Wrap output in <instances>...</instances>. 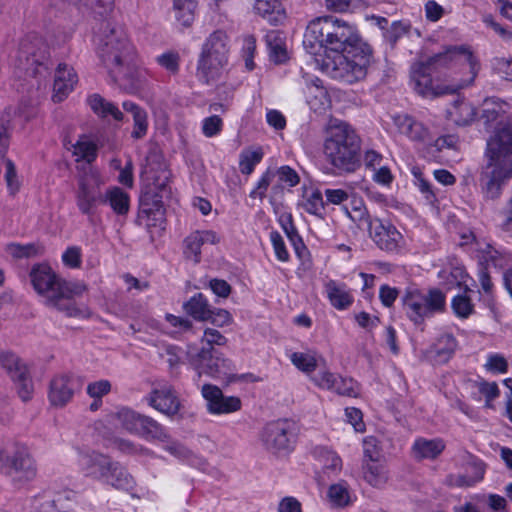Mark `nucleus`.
I'll return each mask as SVG.
<instances>
[{
    "mask_svg": "<svg viewBox=\"0 0 512 512\" xmlns=\"http://www.w3.org/2000/svg\"><path fill=\"white\" fill-rule=\"evenodd\" d=\"M303 45L310 54H316L317 48L333 53H326L316 62L324 74L346 84L364 79L372 59V49L356 27L334 16L311 20Z\"/></svg>",
    "mask_w": 512,
    "mask_h": 512,
    "instance_id": "1",
    "label": "nucleus"
},
{
    "mask_svg": "<svg viewBox=\"0 0 512 512\" xmlns=\"http://www.w3.org/2000/svg\"><path fill=\"white\" fill-rule=\"evenodd\" d=\"M477 63L464 47H452L411 66L414 90L422 96L453 93L469 86L476 77Z\"/></svg>",
    "mask_w": 512,
    "mask_h": 512,
    "instance_id": "2",
    "label": "nucleus"
},
{
    "mask_svg": "<svg viewBox=\"0 0 512 512\" xmlns=\"http://www.w3.org/2000/svg\"><path fill=\"white\" fill-rule=\"evenodd\" d=\"M96 41L99 59L110 80L127 93L142 89L145 75L136 67L137 52L123 28L103 21L96 33Z\"/></svg>",
    "mask_w": 512,
    "mask_h": 512,
    "instance_id": "3",
    "label": "nucleus"
},
{
    "mask_svg": "<svg viewBox=\"0 0 512 512\" xmlns=\"http://www.w3.org/2000/svg\"><path fill=\"white\" fill-rule=\"evenodd\" d=\"M29 277L35 292L46 306L64 312L69 317L80 314L73 299L85 291L84 284L62 279L48 264L34 265Z\"/></svg>",
    "mask_w": 512,
    "mask_h": 512,
    "instance_id": "4",
    "label": "nucleus"
},
{
    "mask_svg": "<svg viewBox=\"0 0 512 512\" xmlns=\"http://www.w3.org/2000/svg\"><path fill=\"white\" fill-rule=\"evenodd\" d=\"M360 149L361 140L348 123L339 122L327 131L323 154L337 174H351L360 168Z\"/></svg>",
    "mask_w": 512,
    "mask_h": 512,
    "instance_id": "5",
    "label": "nucleus"
},
{
    "mask_svg": "<svg viewBox=\"0 0 512 512\" xmlns=\"http://www.w3.org/2000/svg\"><path fill=\"white\" fill-rule=\"evenodd\" d=\"M402 303L407 317L415 325H422L426 318L445 311L446 295L438 288L421 290L409 287L402 297Z\"/></svg>",
    "mask_w": 512,
    "mask_h": 512,
    "instance_id": "6",
    "label": "nucleus"
},
{
    "mask_svg": "<svg viewBox=\"0 0 512 512\" xmlns=\"http://www.w3.org/2000/svg\"><path fill=\"white\" fill-rule=\"evenodd\" d=\"M19 66L26 75L36 80L37 87H46L51 74L52 63L47 46L36 35L26 37L19 48Z\"/></svg>",
    "mask_w": 512,
    "mask_h": 512,
    "instance_id": "7",
    "label": "nucleus"
},
{
    "mask_svg": "<svg viewBox=\"0 0 512 512\" xmlns=\"http://www.w3.org/2000/svg\"><path fill=\"white\" fill-rule=\"evenodd\" d=\"M187 360L191 367L197 371L198 377L206 374L212 378L225 379L232 375L234 367L229 359L223 357L215 348H198L189 346Z\"/></svg>",
    "mask_w": 512,
    "mask_h": 512,
    "instance_id": "8",
    "label": "nucleus"
},
{
    "mask_svg": "<svg viewBox=\"0 0 512 512\" xmlns=\"http://www.w3.org/2000/svg\"><path fill=\"white\" fill-rule=\"evenodd\" d=\"M77 183L76 205L82 214L92 217L96 213L97 207L103 204L104 180L97 169L88 166L79 174Z\"/></svg>",
    "mask_w": 512,
    "mask_h": 512,
    "instance_id": "9",
    "label": "nucleus"
},
{
    "mask_svg": "<svg viewBox=\"0 0 512 512\" xmlns=\"http://www.w3.org/2000/svg\"><path fill=\"white\" fill-rule=\"evenodd\" d=\"M169 193L166 179L155 181L144 187L140 195L138 219L147 227L161 226L165 209L163 198Z\"/></svg>",
    "mask_w": 512,
    "mask_h": 512,
    "instance_id": "10",
    "label": "nucleus"
},
{
    "mask_svg": "<svg viewBox=\"0 0 512 512\" xmlns=\"http://www.w3.org/2000/svg\"><path fill=\"white\" fill-rule=\"evenodd\" d=\"M6 468L14 486L21 488L32 481L37 474L35 460L28 447L16 445L6 454Z\"/></svg>",
    "mask_w": 512,
    "mask_h": 512,
    "instance_id": "11",
    "label": "nucleus"
},
{
    "mask_svg": "<svg viewBox=\"0 0 512 512\" xmlns=\"http://www.w3.org/2000/svg\"><path fill=\"white\" fill-rule=\"evenodd\" d=\"M487 162L512 171V123L500 126L487 141Z\"/></svg>",
    "mask_w": 512,
    "mask_h": 512,
    "instance_id": "12",
    "label": "nucleus"
},
{
    "mask_svg": "<svg viewBox=\"0 0 512 512\" xmlns=\"http://www.w3.org/2000/svg\"><path fill=\"white\" fill-rule=\"evenodd\" d=\"M293 436V423L277 420L263 428L261 441L265 449L273 454L288 453L292 449Z\"/></svg>",
    "mask_w": 512,
    "mask_h": 512,
    "instance_id": "13",
    "label": "nucleus"
},
{
    "mask_svg": "<svg viewBox=\"0 0 512 512\" xmlns=\"http://www.w3.org/2000/svg\"><path fill=\"white\" fill-rule=\"evenodd\" d=\"M84 380L73 373L59 374L50 381L48 399L52 406L62 408L66 406L81 391Z\"/></svg>",
    "mask_w": 512,
    "mask_h": 512,
    "instance_id": "14",
    "label": "nucleus"
},
{
    "mask_svg": "<svg viewBox=\"0 0 512 512\" xmlns=\"http://www.w3.org/2000/svg\"><path fill=\"white\" fill-rule=\"evenodd\" d=\"M0 365L16 383L20 398L23 401H28L33 393V384L26 365L12 352L0 354Z\"/></svg>",
    "mask_w": 512,
    "mask_h": 512,
    "instance_id": "15",
    "label": "nucleus"
},
{
    "mask_svg": "<svg viewBox=\"0 0 512 512\" xmlns=\"http://www.w3.org/2000/svg\"><path fill=\"white\" fill-rule=\"evenodd\" d=\"M369 235L376 246L386 252H397L404 245L402 234L390 222L381 219L369 223Z\"/></svg>",
    "mask_w": 512,
    "mask_h": 512,
    "instance_id": "16",
    "label": "nucleus"
},
{
    "mask_svg": "<svg viewBox=\"0 0 512 512\" xmlns=\"http://www.w3.org/2000/svg\"><path fill=\"white\" fill-rule=\"evenodd\" d=\"M34 116L32 107L25 103L17 106H8L0 115V149L4 152L8 148L9 131L17 124L24 125Z\"/></svg>",
    "mask_w": 512,
    "mask_h": 512,
    "instance_id": "17",
    "label": "nucleus"
},
{
    "mask_svg": "<svg viewBox=\"0 0 512 512\" xmlns=\"http://www.w3.org/2000/svg\"><path fill=\"white\" fill-rule=\"evenodd\" d=\"M201 394L206 400L207 410L210 414H229L241 409V400L235 396H224L218 386L204 384Z\"/></svg>",
    "mask_w": 512,
    "mask_h": 512,
    "instance_id": "18",
    "label": "nucleus"
},
{
    "mask_svg": "<svg viewBox=\"0 0 512 512\" xmlns=\"http://www.w3.org/2000/svg\"><path fill=\"white\" fill-rule=\"evenodd\" d=\"M512 177L509 169L491 165L487 162L481 174V188L486 198L497 199L501 195L503 183Z\"/></svg>",
    "mask_w": 512,
    "mask_h": 512,
    "instance_id": "19",
    "label": "nucleus"
},
{
    "mask_svg": "<svg viewBox=\"0 0 512 512\" xmlns=\"http://www.w3.org/2000/svg\"><path fill=\"white\" fill-rule=\"evenodd\" d=\"M219 237L212 230H196L190 233L183 241V255L187 260L198 264L201 261V248L206 244L214 245Z\"/></svg>",
    "mask_w": 512,
    "mask_h": 512,
    "instance_id": "20",
    "label": "nucleus"
},
{
    "mask_svg": "<svg viewBox=\"0 0 512 512\" xmlns=\"http://www.w3.org/2000/svg\"><path fill=\"white\" fill-rule=\"evenodd\" d=\"M111 461L109 456L94 450L81 452L79 456V466L84 475L101 482Z\"/></svg>",
    "mask_w": 512,
    "mask_h": 512,
    "instance_id": "21",
    "label": "nucleus"
},
{
    "mask_svg": "<svg viewBox=\"0 0 512 512\" xmlns=\"http://www.w3.org/2000/svg\"><path fill=\"white\" fill-rule=\"evenodd\" d=\"M78 76L73 67L60 63L54 75L52 100L62 102L75 88Z\"/></svg>",
    "mask_w": 512,
    "mask_h": 512,
    "instance_id": "22",
    "label": "nucleus"
},
{
    "mask_svg": "<svg viewBox=\"0 0 512 512\" xmlns=\"http://www.w3.org/2000/svg\"><path fill=\"white\" fill-rule=\"evenodd\" d=\"M398 132L409 140L424 143L430 139L429 130L423 123L408 114H397L392 117Z\"/></svg>",
    "mask_w": 512,
    "mask_h": 512,
    "instance_id": "23",
    "label": "nucleus"
},
{
    "mask_svg": "<svg viewBox=\"0 0 512 512\" xmlns=\"http://www.w3.org/2000/svg\"><path fill=\"white\" fill-rule=\"evenodd\" d=\"M147 400L150 406L168 416L175 415L180 408L175 391L169 385L154 389Z\"/></svg>",
    "mask_w": 512,
    "mask_h": 512,
    "instance_id": "24",
    "label": "nucleus"
},
{
    "mask_svg": "<svg viewBox=\"0 0 512 512\" xmlns=\"http://www.w3.org/2000/svg\"><path fill=\"white\" fill-rule=\"evenodd\" d=\"M228 59L199 55L196 75L205 84L218 81L223 75Z\"/></svg>",
    "mask_w": 512,
    "mask_h": 512,
    "instance_id": "25",
    "label": "nucleus"
},
{
    "mask_svg": "<svg viewBox=\"0 0 512 512\" xmlns=\"http://www.w3.org/2000/svg\"><path fill=\"white\" fill-rule=\"evenodd\" d=\"M457 348L456 338L452 334H443L425 351V357L433 364H445L454 355Z\"/></svg>",
    "mask_w": 512,
    "mask_h": 512,
    "instance_id": "26",
    "label": "nucleus"
},
{
    "mask_svg": "<svg viewBox=\"0 0 512 512\" xmlns=\"http://www.w3.org/2000/svg\"><path fill=\"white\" fill-rule=\"evenodd\" d=\"M102 482L115 489L123 491H130L135 486V480L126 467L120 462L113 460L111 461Z\"/></svg>",
    "mask_w": 512,
    "mask_h": 512,
    "instance_id": "27",
    "label": "nucleus"
},
{
    "mask_svg": "<svg viewBox=\"0 0 512 512\" xmlns=\"http://www.w3.org/2000/svg\"><path fill=\"white\" fill-rule=\"evenodd\" d=\"M324 288L331 305L335 309L346 310L352 305L354 298L346 284L329 280Z\"/></svg>",
    "mask_w": 512,
    "mask_h": 512,
    "instance_id": "28",
    "label": "nucleus"
},
{
    "mask_svg": "<svg viewBox=\"0 0 512 512\" xmlns=\"http://www.w3.org/2000/svg\"><path fill=\"white\" fill-rule=\"evenodd\" d=\"M228 36L222 30L214 31L202 45L201 55L228 59Z\"/></svg>",
    "mask_w": 512,
    "mask_h": 512,
    "instance_id": "29",
    "label": "nucleus"
},
{
    "mask_svg": "<svg viewBox=\"0 0 512 512\" xmlns=\"http://www.w3.org/2000/svg\"><path fill=\"white\" fill-rule=\"evenodd\" d=\"M75 497V493L67 490L56 494L53 498H37L33 502V512H68L64 505V501H71Z\"/></svg>",
    "mask_w": 512,
    "mask_h": 512,
    "instance_id": "30",
    "label": "nucleus"
},
{
    "mask_svg": "<svg viewBox=\"0 0 512 512\" xmlns=\"http://www.w3.org/2000/svg\"><path fill=\"white\" fill-rule=\"evenodd\" d=\"M444 448L445 443L440 438H418L413 443L412 451L414 457L419 460L435 459L443 452Z\"/></svg>",
    "mask_w": 512,
    "mask_h": 512,
    "instance_id": "31",
    "label": "nucleus"
},
{
    "mask_svg": "<svg viewBox=\"0 0 512 512\" xmlns=\"http://www.w3.org/2000/svg\"><path fill=\"white\" fill-rule=\"evenodd\" d=\"M469 467L474 469V475H470L468 471L463 474H450L446 479L447 484L453 487H471L480 482L485 473L484 464L480 461H472Z\"/></svg>",
    "mask_w": 512,
    "mask_h": 512,
    "instance_id": "32",
    "label": "nucleus"
},
{
    "mask_svg": "<svg viewBox=\"0 0 512 512\" xmlns=\"http://www.w3.org/2000/svg\"><path fill=\"white\" fill-rule=\"evenodd\" d=\"M142 414L128 408L120 407L110 414L111 420L127 432L136 435Z\"/></svg>",
    "mask_w": 512,
    "mask_h": 512,
    "instance_id": "33",
    "label": "nucleus"
},
{
    "mask_svg": "<svg viewBox=\"0 0 512 512\" xmlns=\"http://www.w3.org/2000/svg\"><path fill=\"white\" fill-rule=\"evenodd\" d=\"M108 203L117 215H127L130 208V197L120 187L108 189L103 196V204Z\"/></svg>",
    "mask_w": 512,
    "mask_h": 512,
    "instance_id": "34",
    "label": "nucleus"
},
{
    "mask_svg": "<svg viewBox=\"0 0 512 512\" xmlns=\"http://www.w3.org/2000/svg\"><path fill=\"white\" fill-rule=\"evenodd\" d=\"M136 435L147 440H158L161 442L168 439L166 429L156 420L146 415H142Z\"/></svg>",
    "mask_w": 512,
    "mask_h": 512,
    "instance_id": "35",
    "label": "nucleus"
},
{
    "mask_svg": "<svg viewBox=\"0 0 512 512\" xmlns=\"http://www.w3.org/2000/svg\"><path fill=\"white\" fill-rule=\"evenodd\" d=\"M447 113L449 119L459 126L470 124L476 116L475 108L464 100L454 101Z\"/></svg>",
    "mask_w": 512,
    "mask_h": 512,
    "instance_id": "36",
    "label": "nucleus"
},
{
    "mask_svg": "<svg viewBox=\"0 0 512 512\" xmlns=\"http://www.w3.org/2000/svg\"><path fill=\"white\" fill-rule=\"evenodd\" d=\"M265 42L269 50V56L275 63H283L287 59L285 38L278 30H271L265 35Z\"/></svg>",
    "mask_w": 512,
    "mask_h": 512,
    "instance_id": "37",
    "label": "nucleus"
},
{
    "mask_svg": "<svg viewBox=\"0 0 512 512\" xmlns=\"http://www.w3.org/2000/svg\"><path fill=\"white\" fill-rule=\"evenodd\" d=\"M90 108L101 117H113L116 121H123L124 115L112 102L107 101L99 94L90 95L87 99Z\"/></svg>",
    "mask_w": 512,
    "mask_h": 512,
    "instance_id": "38",
    "label": "nucleus"
},
{
    "mask_svg": "<svg viewBox=\"0 0 512 512\" xmlns=\"http://www.w3.org/2000/svg\"><path fill=\"white\" fill-rule=\"evenodd\" d=\"M363 477L371 486L381 488L388 481V471L385 465L375 460L364 464Z\"/></svg>",
    "mask_w": 512,
    "mask_h": 512,
    "instance_id": "39",
    "label": "nucleus"
},
{
    "mask_svg": "<svg viewBox=\"0 0 512 512\" xmlns=\"http://www.w3.org/2000/svg\"><path fill=\"white\" fill-rule=\"evenodd\" d=\"M185 311L194 319L208 321L211 316V307L202 293H197L184 304Z\"/></svg>",
    "mask_w": 512,
    "mask_h": 512,
    "instance_id": "40",
    "label": "nucleus"
},
{
    "mask_svg": "<svg viewBox=\"0 0 512 512\" xmlns=\"http://www.w3.org/2000/svg\"><path fill=\"white\" fill-rule=\"evenodd\" d=\"M306 101L310 108L318 113L324 111L329 106L330 102L327 90L318 83H314L308 87Z\"/></svg>",
    "mask_w": 512,
    "mask_h": 512,
    "instance_id": "41",
    "label": "nucleus"
},
{
    "mask_svg": "<svg viewBox=\"0 0 512 512\" xmlns=\"http://www.w3.org/2000/svg\"><path fill=\"white\" fill-rule=\"evenodd\" d=\"M195 0H174L173 9L176 21L183 27H190L195 19Z\"/></svg>",
    "mask_w": 512,
    "mask_h": 512,
    "instance_id": "42",
    "label": "nucleus"
},
{
    "mask_svg": "<svg viewBox=\"0 0 512 512\" xmlns=\"http://www.w3.org/2000/svg\"><path fill=\"white\" fill-rule=\"evenodd\" d=\"M325 201L323 200V194L320 190L314 189L310 193H306L303 197V208L304 210L317 217L322 218L325 211Z\"/></svg>",
    "mask_w": 512,
    "mask_h": 512,
    "instance_id": "43",
    "label": "nucleus"
},
{
    "mask_svg": "<svg viewBox=\"0 0 512 512\" xmlns=\"http://www.w3.org/2000/svg\"><path fill=\"white\" fill-rule=\"evenodd\" d=\"M263 152L260 148L243 150L239 155V170L242 174L250 175L257 164L261 162Z\"/></svg>",
    "mask_w": 512,
    "mask_h": 512,
    "instance_id": "44",
    "label": "nucleus"
},
{
    "mask_svg": "<svg viewBox=\"0 0 512 512\" xmlns=\"http://www.w3.org/2000/svg\"><path fill=\"white\" fill-rule=\"evenodd\" d=\"M290 360L294 366L307 374L314 372L318 366L316 355L312 352H294Z\"/></svg>",
    "mask_w": 512,
    "mask_h": 512,
    "instance_id": "45",
    "label": "nucleus"
},
{
    "mask_svg": "<svg viewBox=\"0 0 512 512\" xmlns=\"http://www.w3.org/2000/svg\"><path fill=\"white\" fill-rule=\"evenodd\" d=\"M330 501L338 507H344L350 503V493L345 482H340L330 486L328 490Z\"/></svg>",
    "mask_w": 512,
    "mask_h": 512,
    "instance_id": "46",
    "label": "nucleus"
},
{
    "mask_svg": "<svg viewBox=\"0 0 512 512\" xmlns=\"http://www.w3.org/2000/svg\"><path fill=\"white\" fill-rule=\"evenodd\" d=\"M477 252L480 254L481 263L485 262L495 267L502 266L501 253L495 249L490 243L477 242Z\"/></svg>",
    "mask_w": 512,
    "mask_h": 512,
    "instance_id": "47",
    "label": "nucleus"
},
{
    "mask_svg": "<svg viewBox=\"0 0 512 512\" xmlns=\"http://www.w3.org/2000/svg\"><path fill=\"white\" fill-rule=\"evenodd\" d=\"M73 154L77 157V161L85 160L90 164L97 157V146L91 141L80 140L73 146Z\"/></svg>",
    "mask_w": 512,
    "mask_h": 512,
    "instance_id": "48",
    "label": "nucleus"
},
{
    "mask_svg": "<svg viewBox=\"0 0 512 512\" xmlns=\"http://www.w3.org/2000/svg\"><path fill=\"white\" fill-rule=\"evenodd\" d=\"M478 281L481 287L480 293H483V300L487 306L493 305L494 284L489 275L487 267H480L478 272Z\"/></svg>",
    "mask_w": 512,
    "mask_h": 512,
    "instance_id": "49",
    "label": "nucleus"
},
{
    "mask_svg": "<svg viewBox=\"0 0 512 512\" xmlns=\"http://www.w3.org/2000/svg\"><path fill=\"white\" fill-rule=\"evenodd\" d=\"M451 307L457 317L468 318L474 312V305L466 294H458L453 297Z\"/></svg>",
    "mask_w": 512,
    "mask_h": 512,
    "instance_id": "50",
    "label": "nucleus"
},
{
    "mask_svg": "<svg viewBox=\"0 0 512 512\" xmlns=\"http://www.w3.org/2000/svg\"><path fill=\"white\" fill-rule=\"evenodd\" d=\"M335 380L336 381L331 391L348 397H356L358 395L357 384L352 378L337 375Z\"/></svg>",
    "mask_w": 512,
    "mask_h": 512,
    "instance_id": "51",
    "label": "nucleus"
},
{
    "mask_svg": "<svg viewBox=\"0 0 512 512\" xmlns=\"http://www.w3.org/2000/svg\"><path fill=\"white\" fill-rule=\"evenodd\" d=\"M156 62L171 74L179 71L180 56L177 52L167 51L156 57Z\"/></svg>",
    "mask_w": 512,
    "mask_h": 512,
    "instance_id": "52",
    "label": "nucleus"
},
{
    "mask_svg": "<svg viewBox=\"0 0 512 512\" xmlns=\"http://www.w3.org/2000/svg\"><path fill=\"white\" fill-rule=\"evenodd\" d=\"M280 1L279 0H255L254 9L262 17H268L270 22L275 19L271 16L277 12H280Z\"/></svg>",
    "mask_w": 512,
    "mask_h": 512,
    "instance_id": "53",
    "label": "nucleus"
},
{
    "mask_svg": "<svg viewBox=\"0 0 512 512\" xmlns=\"http://www.w3.org/2000/svg\"><path fill=\"white\" fill-rule=\"evenodd\" d=\"M73 4L90 6L95 13L104 16L113 10L114 0H64Z\"/></svg>",
    "mask_w": 512,
    "mask_h": 512,
    "instance_id": "54",
    "label": "nucleus"
},
{
    "mask_svg": "<svg viewBox=\"0 0 512 512\" xmlns=\"http://www.w3.org/2000/svg\"><path fill=\"white\" fill-rule=\"evenodd\" d=\"M410 26L402 21H394L384 32L385 39L394 45L400 38L408 33Z\"/></svg>",
    "mask_w": 512,
    "mask_h": 512,
    "instance_id": "55",
    "label": "nucleus"
},
{
    "mask_svg": "<svg viewBox=\"0 0 512 512\" xmlns=\"http://www.w3.org/2000/svg\"><path fill=\"white\" fill-rule=\"evenodd\" d=\"M201 128L206 137H214L222 131L223 120L218 115H211L202 120Z\"/></svg>",
    "mask_w": 512,
    "mask_h": 512,
    "instance_id": "56",
    "label": "nucleus"
},
{
    "mask_svg": "<svg viewBox=\"0 0 512 512\" xmlns=\"http://www.w3.org/2000/svg\"><path fill=\"white\" fill-rule=\"evenodd\" d=\"M111 382L106 379H101L88 384L86 392L89 397L93 399H102L103 396L107 395L111 391Z\"/></svg>",
    "mask_w": 512,
    "mask_h": 512,
    "instance_id": "57",
    "label": "nucleus"
},
{
    "mask_svg": "<svg viewBox=\"0 0 512 512\" xmlns=\"http://www.w3.org/2000/svg\"><path fill=\"white\" fill-rule=\"evenodd\" d=\"M6 251L14 258H29L37 254V248L34 244H16L7 245Z\"/></svg>",
    "mask_w": 512,
    "mask_h": 512,
    "instance_id": "58",
    "label": "nucleus"
},
{
    "mask_svg": "<svg viewBox=\"0 0 512 512\" xmlns=\"http://www.w3.org/2000/svg\"><path fill=\"white\" fill-rule=\"evenodd\" d=\"M270 240L276 255V258L281 262H287L289 260V253L286 249L284 240L279 232L272 231L270 233Z\"/></svg>",
    "mask_w": 512,
    "mask_h": 512,
    "instance_id": "59",
    "label": "nucleus"
},
{
    "mask_svg": "<svg viewBox=\"0 0 512 512\" xmlns=\"http://www.w3.org/2000/svg\"><path fill=\"white\" fill-rule=\"evenodd\" d=\"M227 339L218 330L207 328L202 336V344L206 348H214L213 345L224 346Z\"/></svg>",
    "mask_w": 512,
    "mask_h": 512,
    "instance_id": "60",
    "label": "nucleus"
},
{
    "mask_svg": "<svg viewBox=\"0 0 512 512\" xmlns=\"http://www.w3.org/2000/svg\"><path fill=\"white\" fill-rule=\"evenodd\" d=\"M256 50V39L249 35L244 38L243 43V58L245 60V66L248 70H253L255 67L253 58Z\"/></svg>",
    "mask_w": 512,
    "mask_h": 512,
    "instance_id": "61",
    "label": "nucleus"
},
{
    "mask_svg": "<svg viewBox=\"0 0 512 512\" xmlns=\"http://www.w3.org/2000/svg\"><path fill=\"white\" fill-rule=\"evenodd\" d=\"M274 177L273 172L267 170L264 172L256 184V187L250 192L251 198H260L263 199L266 195V191Z\"/></svg>",
    "mask_w": 512,
    "mask_h": 512,
    "instance_id": "62",
    "label": "nucleus"
},
{
    "mask_svg": "<svg viewBox=\"0 0 512 512\" xmlns=\"http://www.w3.org/2000/svg\"><path fill=\"white\" fill-rule=\"evenodd\" d=\"M324 195L326 197V205H341L350 198V194L348 193V191L341 188L325 189Z\"/></svg>",
    "mask_w": 512,
    "mask_h": 512,
    "instance_id": "63",
    "label": "nucleus"
},
{
    "mask_svg": "<svg viewBox=\"0 0 512 512\" xmlns=\"http://www.w3.org/2000/svg\"><path fill=\"white\" fill-rule=\"evenodd\" d=\"M64 265L70 268H78L81 265V249L76 246L67 248L62 254Z\"/></svg>",
    "mask_w": 512,
    "mask_h": 512,
    "instance_id": "64",
    "label": "nucleus"
}]
</instances>
